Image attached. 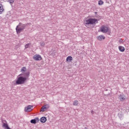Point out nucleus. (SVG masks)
<instances>
[{"mask_svg": "<svg viewBox=\"0 0 129 129\" xmlns=\"http://www.w3.org/2000/svg\"><path fill=\"white\" fill-rule=\"evenodd\" d=\"M22 75H24V77H22ZM30 76V72H28L23 74L19 75V77L17 78V80L16 81V83L17 85L21 84H24L25 82L27 81V79L29 78Z\"/></svg>", "mask_w": 129, "mask_h": 129, "instance_id": "obj_1", "label": "nucleus"}, {"mask_svg": "<svg viewBox=\"0 0 129 129\" xmlns=\"http://www.w3.org/2000/svg\"><path fill=\"white\" fill-rule=\"evenodd\" d=\"M98 23V20L95 18H86L84 20V24L86 27L89 26V25H93V26H95L96 24Z\"/></svg>", "mask_w": 129, "mask_h": 129, "instance_id": "obj_2", "label": "nucleus"}, {"mask_svg": "<svg viewBox=\"0 0 129 129\" xmlns=\"http://www.w3.org/2000/svg\"><path fill=\"white\" fill-rule=\"evenodd\" d=\"M100 31L102 33H107L109 31V27L105 26L102 25L100 28Z\"/></svg>", "mask_w": 129, "mask_h": 129, "instance_id": "obj_3", "label": "nucleus"}, {"mask_svg": "<svg viewBox=\"0 0 129 129\" xmlns=\"http://www.w3.org/2000/svg\"><path fill=\"white\" fill-rule=\"evenodd\" d=\"M33 58L35 61H41V60H42V56L39 54H36L33 56Z\"/></svg>", "mask_w": 129, "mask_h": 129, "instance_id": "obj_4", "label": "nucleus"}, {"mask_svg": "<svg viewBox=\"0 0 129 129\" xmlns=\"http://www.w3.org/2000/svg\"><path fill=\"white\" fill-rule=\"evenodd\" d=\"M33 108V106L28 105L25 108V111L26 112H30V111H32Z\"/></svg>", "mask_w": 129, "mask_h": 129, "instance_id": "obj_5", "label": "nucleus"}, {"mask_svg": "<svg viewBox=\"0 0 129 129\" xmlns=\"http://www.w3.org/2000/svg\"><path fill=\"white\" fill-rule=\"evenodd\" d=\"M3 127H4L5 129H11V128L9 127V125L8 124V123H7V121H3Z\"/></svg>", "mask_w": 129, "mask_h": 129, "instance_id": "obj_6", "label": "nucleus"}, {"mask_svg": "<svg viewBox=\"0 0 129 129\" xmlns=\"http://www.w3.org/2000/svg\"><path fill=\"white\" fill-rule=\"evenodd\" d=\"M97 39L99 41H102V40H104V39H105V37L103 35H99L97 37Z\"/></svg>", "mask_w": 129, "mask_h": 129, "instance_id": "obj_7", "label": "nucleus"}, {"mask_svg": "<svg viewBox=\"0 0 129 129\" xmlns=\"http://www.w3.org/2000/svg\"><path fill=\"white\" fill-rule=\"evenodd\" d=\"M16 32L17 34H20V33H21V32H22V31H23V28H19V25L18 26H17L16 27Z\"/></svg>", "mask_w": 129, "mask_h": 129, "instance_id": "obj_8", "label": "nucleus"}, {"mask_svg": "<svg viewBox=\"0 0 129 129\" xmlns=\"http://www.w3.org/2000/svg\"><path fill=\"white\" fill-rule=\"evenodd\" d=\"M40 119H39V118H36L34 119H32L31 120V123H37V122H38L39 121Z\"/></svg>", "mask_w": 129, "mask_h": 129, "instance_id": "obj_9", "label": "nucleus"}, {"mask_svg": "<svg viewBox=\"0 0 129 129\" xmlns=\"http://www.w3.org/2000/svg\"><path fill=\"white\" fill-rule=\"evenodd\" d=\"M5 11V9H4V7H3V5L0 4V15H2L3 13H4Z\"/></svg>", "mask_w": 129, "mask_h": 129, "instance_id": "obj_10", "label": "nucleus"}, {"mask_svg": "<svg viewBox=\"0 0 129 129\" xmlns=\"http://www.w3.org/2000/svg\"><path fill=\"white\" fill-rule=\"evenodd\" d=\"M118 49L120 52H124V50H125V49L124 48V47L122 46H119Z\"/></svg>", "mask_w": 129, "mask_h": 129, "instance_id": "obj_11", "label": "nucleus"}, {"mask_svg": "<svg viewBox=\"0 0 129 129\" xmlns=\"http://www.w3.org/2000/svg\"><path fill=\"white\" fill-rule=\"evenodd\" d=\"M72 60H73V58L71 56H68L66 59V61L67 62H71V61H72Z\"/></svg>", "mask_w": 129, "mask_h": 129, "instance_id": "obj_12", "label": "nucleus"}, {"mask_svg": "<svg viewBox=\"0 0 129 129\" xmlns=\"http://www.w3.org/2000/svg\"><path fill=\"white\" fill-rule=\"evenodd\" d=\"M47 121V118H46V117H42L40 118V121L41 122H46V121Z\"/></svg>", "mask_w": 129, "mask_h": 129, "instance_id": "obj_13", "label": "nucleus"}, {"mask_svg": "<svg viewBox=\"0 0 129 129\" xmlns=\"http://www.w3.org/2000/svg\"><path fill=\"white\" fill-rule=\"evenodd\" d=\"M120 100H121V101H123L125 100V96L120 95Z\"/></svg>", "mask_w": 129, "mask_h": 129, "instance_id": "obj_14", "label": "nucleus"}, {"mask_svg": "<svg viewBox=\"0 0 129 129\" xmlns=\"http://www.w3.org/2000/svg\"><path fill=\"white\" fill-rule=\"evenodd\" d=\"M26 71H27V69L26 68V67H23L22 68L21 72L22 73H25V72H26Z\"/></svg>", "mask_w": 129, "mask_h": 129, "instance_id": "obj_15", "label": "nucleus"}, {"mask_svg": "<svg viewBox=\"0 0 129 129\" xmlns=\"http://www.w3.org/2000/svg\"><path fill=\"white\" fill-rule=\"evenodd\" d=\"M103 4H104V2H103V1H102V0L99 1V2H98L99 6H102V5H103Z\"/></svg>", "mask_w": 129, "mask_h": 129, "instance_id": "obj_16", "label": "nucleus"}, {"mask_svg": "<svg viewBox=\"0 0 129 129\" xmlns=\"http://www.w3.org/2000/svg\"><path fill=\"white\" fill-rule=\"evenodd\" d=\"M124 41L123 40H122V39H119L118 41L119 45H120V44H122V43H124Z\"/></svg>", "mask_w": 129, "mask_h": 129, "instance_id": "obj_17", "label": "nucleus"}, {"mask_svg": "<svg viewBox=\"0 0 129 129\" xmlns=\"http://www.w3.org/2000/svg\"><path fill=\"white\" fill-rule=\"evenodd\" d=\"M79 102L78 101H75L73 103V105H75V106H77V105H78Z\"/></svg>", "mask_w": 129, "mask_h": 129, "instance_id": "obj_18", "label": "nucleus"}, {"mask_svg": "<svg viewBox=\"0 0 129 129\" xmlns=\"http://www.w3.org/2000/svg\"><path fill=\"white\" fill-rule=\"evenodd\" d=\"M45 109H46V107L44 106H43L41 108V109L40 111H42V112H44V111H45Z\"/></svg>", "mask_w": 129, "mask_h": 129, "instance_id": "obj_19", "label": "nucleus"}, {"mask_svg": "<svg viewBox=\"0 0 129 129\" xmlns=\"http://www.w3.org/2000/svg\"><path fill=\"white\" fill-rule=\"evenodd\" d=\"M30 45H31V44H30V43L27 44L25 46V49H28V48H29V46Z\"/></svg>", "mask_w": 129, "mask_h": 129, "instance_id": "obj_20", "label": "nucleus"}, {"mask_svg": "<svg viewBox=\"0 0 129 129\" xmlns=\"http://www.w3.org/2000/svg\"><path fill=\"white\" fill-rule=\"evenodd\" d=\"M10 4H14V2H15V0H9Z\"/></svg>", "mask_w": 129, "mask_h": 129, "instance_id": "obj_21", "label": "nucleus"}, {"mask_svg": "<svg viewBox=\"0 0 129 129\" xmlns=\"http://www.w3.org/2000/svg\"><path fill=\"white\" fill-rule=\"evenodd\" d=\"M44 106V107H45V108L46 109H47V108H49V105H48V104L45 105Z\"/></svg>", "mask_w": 129, "mask_h": 129, "instance_id": "obj_22", "label": "nucleus"}, {"mask_svg": "<svg viewBox=\"0 0 129 129\" xmlns=\"http://www.w3.org/2000/svg\"><path fill=\"white\" fill-rule=\"evenodd\" d=\"M91 113H93V111H91Z\"/></svg>", "mask_w": 129, "mask_h": 129, "instance_id": "obj_23", "label": "nucleus"}, {"mask_svg": "<svg viewBox=\"0 0 129 129\" xmlns=\"http://www.w3.org/2000/svg\"><path fill=\"white\" fill-rule=\"evenodd\" d=\"M95 14H97V13L95 12Z\"/></svg>", "mask_w": 129, "mask_h": 129, "instance_id": "obj_24", "label": "nucleus"}]
</instances>
